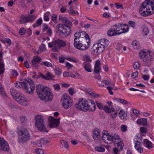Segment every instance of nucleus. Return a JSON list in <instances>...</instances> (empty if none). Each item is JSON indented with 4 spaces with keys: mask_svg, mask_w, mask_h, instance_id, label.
I'll list each match as a JSON object with an SVG mask.
<instances>
[{
    "mask_svg": "<svg viewBox=\"0 0 154 154\" xmlns=\"http://www.w3.org/2000/svg\"><path fill=\"white\" fill-rule=\"evenodd\" d=\"M115 8L116 9H123L124 8V7L123 5L122 4L119 3L117 2L115 4Z\"/></svg>",
    "mask_w": 154,
    "mask_h": 154,
    "instance_id": "e433bc0d",
    "label": "nucleus"
},
{
    "mask_svg": "<svg viewBox=\"0 0 154 154\" xmlns=\"http://www.w3.org/2000/svg\"><path fill=\"white\" fill-rule=\"evenodd\" d=\"M0 94L2 97H5L6 96L5 90L3 88L0 90Z\"/></svg>",
    "mask_w": 154,
    "mask_h": 154,
    "instance_id": "5fc2aeb1",
    "label": "nucleus"
},
{
    "mask_svg": "<svg viewBox=\"0 0 154 154\" xmlns=\"http://www.w3.org/2000/svg\"><path fill=\"white\" fill-rule=\"evenodd\" d=\"M121 23H119L115 25L112 27L115 32L118 33H120L121 31Z\"/></svg>",
    "mask_w": 154,
    "mask_h": 154,
    "instance_id": "b1692460",
    "label": "nucleus"
},
{
    "mask_svg": "<svg viewBox=\"0 0 154 154\" xmlns=\"http://www.w3.org/2000/svg\"><path fill=\"white\" fill-rule=\"evenodd\" d=\"M19 22L20 23H26L28 21V18L24 15H21L19 19Z\"/></svg>",
    "mask_w": 154,
    "mask_h": 154,
    "instance_id": "7c9ffc66",
    "label": "nucleus"
},
{
    "mask_svg": "<svg viewBox=\"0 0 154 154\" xmlns=\"http://www.w3.org/2000/svg\"><path fill=\"white\" fill-rule=\"evenodd\" d=\"M49 141L46 139L43 138L41 139L39 141V143L42 145V144L44 145L48 143Z\"/></svg>",
    "mask_w": 154,
    "mask_h": 154,
    "instance_id": "ea45409f",
    "label": "nucleus"
},
{
    "mask_svg": "<svg viewBox=\"0 0 154 154\" xmlns=\"http://www.w3.org/2000/svg\"><path fill=\"white\" fill-rule=\"evenodd\" d=\"M69 91L70 94L72 95L76 93V91L74 88H70L69 89Z\"/></svg>",
    "mask_w": 154,
    "mask_h": 154,
    "instance_id": "13d9d810",
    "label": "nucleus"
},
{
    "mask_svg": "<svg viewBox=\"0 0 154 154\" xmlns=\"http://www.w3.org/2000/svg\"><path fill=\"white\" fill-rule=\"evenodd\" d=\"M66 45L65 42L62 40L57 39L53 41L52 43L48 44V47L52 48V50L54 51H58L61 47H64Z\"/></svg>",
    "mask_w": 154,
    "mask_h": 154,
    "instance_id": "6e6552de",
    "label": "nucleus"
},
{
    "mask_svg": "<svg viewBox=\"0 0 154 154\" xmlns=\"http://www.w3.org/2000/svg\"><path fill=\"white\" fill-rule=\"evenodd\" d=\"M101 131L99 129H95L94 131L93 134V138L95 140H97L101 137Z\"/></svg>",
    "mask_w": 154,
    "mask_h": 154,
    "instance_id": "f3484780",
    "label": "nucleus"
},
{
    "mask_svg": "<svg viewBox=\"0 0 154 154\" xmlns=\"http://www.w3.org/2000/svg\"><path fill=\"white\" fill-rule=\"evenodd\" d=\"M24 84H25V86L23 87L22 88L27 93L30 94H32L35 89V85L34 82L32 80H29L25 82Z\"/></svg>",
    "mask_w": 154,
    "mask_h": 154,
    "instance_id": "f8f14e48",
    "label": "nucleus"
},
{
    "mask_svg": "<svg viewBox=\"0 0 154 154\" xmlns=\"http://www.w3.org/2000/svg\"><path fill=\"white\" fill-rule=\"evenodd\" d=\"M7 142L2 137H0V147H1L2 146H1L2 144L4 145L6 144V143Z\"/></svg>",
    "mask_w": 154,
    "mask_h": 154,
    "instance_id": "6e6d98bb",
    "label": "nucleus"
},
{
    "mask_svg": "<svg viewBox=\"0 0 154 154\" xmlns=\"http://www.w3.org/2000/svg\"><path fill=\"white\" fill-rule=\"evenodd\" d=\"M35 152L38 154H43L44 152L41 149L38 148L35 150Z\"/></svg>",
    "mask_w": 154,
    "mask_h": 154,
    "instance_id": "338daca9",
    "label": "nucleus"
},
{
    "mask_svg": "<svg viewBox=\"0 0 154 154\" xmlns=\"http://www.w3.org/2000/svg\"><path fill=\"white\" fill-rule=\"evenodd\" d=\"M41 60V58L38 56H34L32 60V64L33 66H37V63H39Z\"/></svg>",
    "mask_w": 154,
    "mask_h": 154,
    "instance_id": "aec40b11",
    "label": "nucleus"
},
{
    "mask_svg": "<svg viewBox=\"0 0 154 154\" xmlns=\"http://www.w3.org/2000/svg\"><path fill=\"white\" fill-rule=\"evenodd\" d=\"M107 34L108 36H112L116 35H119V33H117L116 32H115L114 30L113 29V28L112 27L107 31Z\"/></svg>",
    "mask_w": 154,
    "mask_h": 154,
    "instance_id": "412c9836",
    "label": "nucleus"
},
{
    "mask_svg": "<svg viewBox=\"0 0 154 154\" xmlns=\"http://www.w3.org/2000/svg\"><path fill=\"white\" fill-rule=\"evenodd\" d=\"M89 106L88 109V111H94L96 109V106L94 102L91 100H89Z\"/></svg>",
    "mask_w": 154,
    "mask_h": 154,
    "instance_id": "6ab92c4d",
    "label": "nucleus"
},
{
    "mask_svg": "<svg viewBox=\"0 0 154 154\" xmlns=\"http://www.w3.org/2000/svg\"><path fill=\"white\" fill-rule=\"evenodd\" d=\"M61 143L64 145V147L66 148H68V146L67 143V142L64 140H62L61 141Z\"/></svg>",
    "mask_w": 154,
    "mask_h": 154,
    "instance_id": "680f3d73",
    "label": "nucleus"
},
{
    "mask_svg": "<svg viewBox=\"0 0 154 154\" xmlns=\"http://www.w3.org/2000/svg\"><path fill=\"white\" fill-rule=\"evenodd\" d=\"M154 12V0H146L139 7V13L143 16L150 15Z\"/></svg>",
    "mask_w": 154,
    "mask_h": 154,
    "instance_id": "7ed1b4c3",
    "label": "nucleus"
},
{
    "mask_svg": "<svg viewBox=\"0 0 154 154\" xmlns=\"http://www.w3.org/2000/svg\"><path fill=\"white\" fill-rule=\"evenodd\" d=\"M88 103L89 100H87L80 98L79 99L78 103L75 105V107L78 109L85 112L88 111Z\"/></svg>",
    "mask_w": 154,
    "mask_h": 154,
    "instance_id": "9b49d317",
    "label": "nucleus"
},
{
    "mask_svg": "<svg viewBox=\"0 0 154 154\" xmlns=\"http://www.w3.org/2000/svg\"><path fill=\"white\" fill-rule=\"evenodd\" d=\"M49 121V126L51 128L57 127L60 124V119H56L52 116H49L48 117Z\"/></svg>",
    "mask_w": 154,
    "mask_h": 154,
    "instance_id": "2eb2a0df",
    "label": "nucleus"
},
{
    "mask_svg": "<svg viewBox=\"0 0 154 154\" xmlns=\"http://www.w3.org/2000/svg\"><path fill=\"white\" fill-rule=\"evenodd\" d=\"M36 18V16L34 15H30L28 18V21H32Z\"/></svg>",
    "mask_w": 154,
    "mask_h": 154,
    "instance_id": "3c124183",
    "label": "nucleus"
},
{
    "mask_svg": "<svg viewBox=\"0 0 154 154\" xmlns=\"http://www.w3.org/2000/svg\"><path fill=\"white\" fill-rule=\"evenodd\" d=\"M121 151L117 147L114 148L113 149V152L115 154H119V152Z\"/></svg>",
    "mask_w": 154,
    "mask_h": 154,
    "instance_id": "774afa93",
    "label": "nucleus"
},
{
    "mask_svg": "<svg viewBox=\"0 0 154 154\" xmlns=\"http://www.w3.org/2000/svg\"><path fill=\"white\" fill-rule=\"evenodd\" d=\"M96 104L97 106V107L100 109H103V105L102 104L98 102V101H96Z\"/></svg>",
    "mask_w": 154,
    "mask_h": 154,
    "instance_id": "e2e57ef3",
    "label": "nucleus"
},
{
    "mask_svg": "<svg viewBox=\"0 0 154 154\" xmlns=\"http://www.w3.org/2000/svg\"><path fill=\"white\" fill-rule=\"evenodd\" d=\"M121 31L119 33V35L123 33L128 32L129 30V26L125 24H121Z\"/></svg>",
    "mask_w": 154,
    "mask_h": 154,
    "instance_id": "a211bd4d",
    "label": "nucleus"
},
{
    "mask_svg": "<svg viewBox=\"0 0 154 154\" xmlns=\"http://www.w3.org/2000/svg\"><path fill=\"white\" fill-rule=\"evenodd\" d=\"M2 58V52H0V67H4L5 66Z\"/></svg>",
    "mask_w": 154,
    "mask_h": 154,
    "instance_id": "c03bdc74",
    "label": "nucleus"
},
{
    "mask_svg": "<svg viewBox=\"0 0 154 154\" xmlns=\"http://www.w3.org/2000/svg\"><path fill=\"white\" fill-rule=\"evenodd\" d=\"M5 145L2 144L1 145L2 146L1 147H0V150H3L7 152L9 151L10 149V148L8 143L6 142V144Z\"/></svg>",
    "mask_w": 154,
    "mask_h": 154,
    "instance_id": "c85d7f7f",
    "label": "nucleus"
},
{
    "mask_svg": "<svg viewBox=\"0 0 154 154\" xmlns=\"http://www.w3.org/2000/svg\"><path fill=\"white\" fill-rule=\"evenodd\" d=\"M144 146L147 148L149 149L152 147V143L147 139H144L143 140Z\"/></svg>",
    "mask_w": 154,
    "mask_h": 154,
    "instance_id": "a878e982",
    "label": "nucleus"
},
{
    "mask_svg": "<svg viewBox=\"0 0 154 154\" xmlns=\"http://www.w3.org/2000/svg\"><path fill=\"white\" fill-rule=\"evenodd\" d=\"M102 139L103 141L106 143H108V141H110L112 139V136L107 131L104 130L102 132Z\"/></svg>",
    "mask_w": 154,
    "mask_h": 154,
    "instance_id": "dca6fc26",
    "label": "nucleus"
},
{
    "mask_svg": "<svg viewBox=\"0 0 154 154\" xmlns=\"http://www.w3.org/2000/svg\"><path fill=\"white\" fill-rule=\"evenodd\" d=\"M139 57L142 60L144 66H149L153 62V57L151 51L149 50L143 49L139 53Z\"/></svg>",
    "mask_w": 154,
    "mask_h": 154,
    "instance_id": "39448f33",
    "label": "nucleus"
},
{
    "mask_svg": "<svg viewBox=\"0 0 154 154\" xmlns=\"http://www.w3.org/2000/svg\"><path fill=\"white\" fill-rule=\"evenodd\" d=\"M35 126L37 129L41 132H48L46 128V123L43 116L37 115L35 116Z\"/></svg>",
    "mask_w": 154,
    "mask_h": 154,
    "instance_id": "423d86ee",
    "label": "nucleus"
},
{
    "mask_svg": "<svg viewBox=\"0 0 154 154\" xmlns=\"http://www.w3.org/2000/svg\"><path fill=\"white\" fill-rule=\"evenodd\" d=\"M62 105L65 109H68L71 107L73 104V100L68 94L64 93L62 97Z\"/></svg>",
    "mask_w": 154,
    "mask_h": 154,
    "instance_id": "1a4fd4ad",
    "label": "nucleus"
},
{
    "mask_svg": "<svg viewBox=\"0 0 154 154\" xmlns=\"http://www.w3.org/2000/svg\"><path fill=\"white\" fill-rule=\"evenodd\" d=\"M88 92L90 95L96 98L99 97V96H100V95L97 94H96L94 92H90L89 90H88Z\"/></svg>",
    "mask_w": 154,
    "mask_h": 154,
    "instance_id": "603ef678",
    "label": "nucleus"
},
{
    "mask_svg": "<svg viewBox=\"0 0 154 154\" xmlns=\"http://www.w3.org/2000/svg\"><path fill=\"white\" fill-rule=\"evenodd\" d=\"M18 134V140L20 143L26 142L29 139L30 137L28 131L26 128H24L19 131Z\"/></svg>",
    "mask_w": 154,
    "mask_h": 154,
    "instance_id": "9d476101",
    "label": "nucleus"
},
{
    "mask_svg": "<svg viewBox=\"0 0 154 154\" xmlns=\"http://www.w3.org/2000/svg\"><path fill=\"white\" fill-rule=\"evenodd\" d=\"M10 92L12 96L15 99L16 97V96H17V95L18 92H17L14 88H11L10 89Z\"/></svg>",
    "mask_w": 154,
    "mask_h": 154,
    "instance_id": "2f4dec72",
    "label": "nucleus"
},
{
    "mask_svg": "<svg viewBox=\"0 0 154 154\" xmlns=\"http://www.w3.org/2000/svg\"><path fill=\"white\" fill-rule=\"evenodd\" d=\"M55 31L59 34L67 36L70 34L71 29L69 27L64 24H59L56 26Z\"/></svg>",
    "mask_w": 154,
    "mask_h": 154,
    "instance_id": "0eeeda50",
    "label": "nucleus"
},
{
    "mask_svg": "<svg viewBox=\"0 0 154 154\" xmlns=\"http://www.w3.org/2000/svg\"><path fill=\"white\" fill-rule=\"evenodd\" d=\"M129 26L132 28L134 29L135 27V23L134 22L132 21H129L128 23Z\"/></svg>",
    "mask_w": 154,
    "mask_h": 154,
    "instance_id": "864d4df0",
    "label": "nucleus"
},
{
    "mask_svg": "<svg viewBox=\"0 0 154 154\" xmlns=\"http://www.w3.org/2000/svg\"><path fill=\"white\" fill-rule=\"evenodd\" d=\"M45 50V45H42L39 47L38 50V53L42 52Z\"/></svg>",
    "mask_w": 154,
    "mask_h": 154,
    "instance_id": "49530a36",
    "label": "nucleus"
},
{
    "mask_svg": "<svg viewBox=\"0 0 154 154\" xmlns=\"http://www.w3.org/2000/svg\"><path fill=\"white\" fill-rule=\"evenodd\" d=\"M121 140H120V142H118L116 143L115 145L116 147L118 149L122 151L123 148L124 146L123 144L121 142Z\"/></svg>",
    "mask_w": 154,
    "mask_h": 154,
    "instance_id": "473e14b6",
    "label": "nucleus"
},
{
    "mask_svg": "<svg viewBox=\"0 0 154 154\" xmlns=\"http://www.w3.org/2000/svg\"><path fill=\"white\" fill-rule=\"evenodd\" d=\"M147 119L141 118L138 119L137 121V122L140 125H145L147 124Z\"/></svg>",
    "mask_w": 154,
    "mask_h": 154,
    "instance_id": "393cba45",
    "label": "nucleus"
},
{
    "mask_svg": "<svg viewBox=\"0 0 154 154\" xmlns=\"http://www.w3.org/2000/svg\"><path fill=\"white\" fill-rule=\"evenodd\" d=\"M57 16L55 14H53L51 17L52 20L55 23L57 22Z\"/></svg>",
    "mask_w": 154,
    "mask_h": 154,
    "instance_id": "0e129e2a",
    "label": "nucleus"
},
{
    "mask_svg": "<svg viewBox=\"0 0 154 154\" xmlns=\"http://www.w3.org/2000/svg\"><path fill=\"white\" fill-rule=\"evenodd\" d=\"M101 66V64L100 60H97L95 63L94 67H100Z\"/></svg>",
    "mask_w": 154,
    "mask_h": 154,
    "instance_id": "09e8293b",
    "label": "nucleus"
},
{
    "mask_svg": "<svg viewBox=\"0 0 154 154\" xmlns=\"http://www.w3.org/2000/svg\"><path fill=\"white\" fill-rule=\"evenodd\" d=\"M54 71L55 73L57 75H60L62 73V71L60 68H55Z\"/></svg>",
    "mask_w": 154,
    "mask_h": 154,
    "instance_id": "de8ad7c7",
    "label": "nucleus"
},
{
    "mask_svg": "<svg viewBox=\"0 0 154 154\" xmlns=\"http://www.w3.org/2000/svg\"><path fill=\"white\" fill-rule=\"evenodd\" d=\"M83 59L85 62H91L92 61L89 56L87 54L84 55L83 56Z\"/></svg>",
    "mask_w": 154,
    "mask_h": 154,
    "instance_id": "c9c22d12",
    "label": "nucleus"
},
{
    "mask_svg": "<svg viewBox=\"0 0 154 154\" xmlns=\"http://www.w3.org/2000/svg\"><path fill=\"white\" fill-rule=\"evenodd\" d=\"M3 42L5 43H7L9 45H10L11 44V41L9 38H5L3 41Z\"/></svg>",
    "mask_w": 154,
    "mask_h": 154,
    "instance_id": "bf43d9fd",
    "label": "nucleus"
},
{
    "mask_svg": "<svg viewBox=\"0 0 154 154\" xmlns=\"http://www.w3.org/2000/svg\"><path fill=\"white\" fill-rule=\"evenodd\" d=\"M119 117L123 121H125L126 119L127 114L124 110H121L119 112Z\"/></svg>",
    "mask_w": 154,
    "mask_h": 154,
    "instance_id": "5701e85b",
    "label": "nucleus"
},
{
    "mask_svg": "<svg viewBox=\"0 0 154 154\" xmlns=\"http://www.w3.org/2000/svg\"><path fill=\"white\" fill-rule=\"evenodd\" d=\"M122 140L120 138L119 136L117 134H115L113 136H112V139L110 141L114 143L115 144L116 143L120 142V140Z\"/></svg>",
    "mask_w": 154,
    "mask_h": 154,
    "instance_id": "4be33fe9",
    "label": "nucleus"
},
{
    "mask_svg": "<svg viewBox=\"0 0 154 154\" xmlns=\"http://www.w3.org/2000/svg\"><path fill=\"white\" fill-rule=\"evenodd\" d=\"M94 149L96 151L98 152H103L105 150L104 148L100 146H96Z\"/></svg>",
    "mask_w": 154,
    "mask_h": 154,
    "instance_id": "37998d69",
    "label": "nucleus"
},
{
    "mask_svg": "<svg viewBox=\"0 0 154 154\" xmlns=\"http://www.w3.org/2000/svg\"><path fill=\"white\" fill-rule=\"evenodd\" d=\"M110 41L105 38L101 39L93 45L91 49V53L94 54L101 53L109 45Z\"/></svg>",
    "mask_w": 154,
    "mask_h": 154,
    "instance_id": "20e7f679",
    "label": "nucleus"
},
{
    "mask_svg": "<svg viewBox=\"0 0 154 154\" xmlns=\"http://www.w3.org/2000/svg\"><path fill=\"white\" fill-rule=\"evenodd\" d=\"M41 64L44 65L48 67H52V66L51 63L48 61L43 62L41 63Z\"/></svg>",
    "mask_w": 154,
    "mask_h": 154,
    "instance_id": "a18cd8bd",
    "label": "nucleus"
},
{
    "mask_svg": "<svg viewBox=\"0 0 154 154\" xmlns=\"http://www.w3.org/2000/svg\"><path fill=\"white\" fill-rule=\"evenodd\" d=\"M50 13L49 12H47L45 13L44 15V19L45 21H48L49 20V16Z\"/></svg>",
    "mask_w": 154,
    "mask_h": 154,
    "instance_id": "58836bf2",
    "label": "nucleus"
},
{
    "mask_svg": "<svg viewBox=\"0 0 154 154\" xmlns=\"http://www.w3.org/2000/svg\"><path fill=\"white\" fill-rule=\"evenodd\" d=\"M59 20L62 22L64 23H66L69 21V20L67 18L65 17H63L61 16L59 17Z\"/></svg>",
    "mask_w": 154,
    "mask_h": 154,
    "instance_id": "79ce46f5",
    "label": "nucleus"
},
{
    "mask_svg": "<svg viewBox=\"0 0 154 154\" xmlns=\"http://www.w3.org/2000/svg\"><path fill=\"white\" fill-rule=\"evenodd\" d=\"M54 76L49 72H48L45 75V79L47 80H51L53 79Z\"/></svg>",
    "mask_w": 154,
    "mask_h": 154,
    "instance_id": "72a5a7b5",
    "label": "nucleus"
},
{
    "mask_svg": "<svg viewBox=\"0 0 154 154\" xmlns=\"http://www.w3.org/2000/svg\"><path fill=\"white\" fill-rule=\"evenodd\" d=\"M74 46L77 49L85 51L90 47V39L88 34L83 31L77 32L74 35Z\"/></svg>",
    "mask_w": 154,
    "mask_h": 154,
    "instance_id": "f257e3e1",
    "label": "nucleus"
},
{
    "mask_svg": "<svg viewBox=\"0 0 154 154\" xmlns=\"http://www.w3.org/2000/svg\"><path fill=\"white\" fill-rule=\"evenodd\" d=\"M142 141L141 137H135L134 139V148L135 149L140 153H142L143 152V148L141 145Z\"/></svg>",
    "mask_w": 154,
    "mask_h": 154,
    "instance_id": "ddd939ff",
    "label": "nucleus"
},
{
    "mask_svg": "<svg viewBox=\"0 0 154 154\" xmlns=\"http://www.w3.org/2000/svg\"><path fill=\"white\" fill-rule=\"evenodd\" d=\"M110 113V116L113 118H115L117 116L118 112L116 111L114 108Z\"/></svg>",
    "mask_w": 154,
    "mask_h": 154,
    "instance_id": "4c0bfd02",
    "label": "nucleus"
},
{
    "mask_svg": "<svg viewBox=\"0 0 154 154\" xmlns=\"http://www.w3.org/2000/svg\"><path fill=\"white\" fill-rule=\"evenodd\" d=\"M26 30L24 28H21L19 32V34L21 35H23L26 33Z\"/></svg>",
    "mask_w": 154,
    "mask_h": 154,
    "instance_id": "4d7b16f0",
    "label": "nucleus"
},
{
    "mask_svg": "<svg viewBox=\"0 0 154 154\" xmlns=\"http://www.w3.org/2000/svg\"><path fill=\"white\" fill-rule=\"evenodd\" d=\"M36 91L39 97L42 100L48 102L52 100L53 95L48 87L43 85H38L36 87Z\"/></svg>",
    "mask_w": 154,
    "mask_h": 154,
    "instance_id": "f03ea898",
    "label": "nucleus"
},
{
    "mask_svg": "<svg viewBox=\"0 0 154 154\" xmlns=\"http://www.w3.org/2000/svg\"><path fill=\"white\" fill-rule=\"evenodd\" d=\"M121 129L122 132H125L128 129V127L125 125H122L121 126Z\"/></svg>",
    "mask_w": 154,
    "mask_h": 154,
    "instance_id": "8fccbe9b",
    "label": "nucleus"
},
{
    "mask_svg": "<svg viewBox=\"0 0 154 154\" xmlns=\"http://www.w3.org/2000/svg\"><path fill=\"white\" fill-rule=\"evenodd\" d=\"M142 33L143 36H146L149 33V30L146 27H143L142 29Z\"/></svg>",
    "mask_w": 154,
    "mask_h": 154,
    "instance_id": "f704fd0d",
    "label": "nucleus"
},
{
    "mask_svg": "<svg viewBox=\"0 0 154 154\" xmlns=\"http://www.w3.org/2000/svg\"><path fill=\"white\" fill-rule=\"evenodd\" d=\"M103 109L106 112L108 113H110L111 112L112 110L114 109V107L113 106L109 107L107 106H103Z\"/></svg>",
    "mask_w": 154,
    "mask_h": 154,
    "instance_id": "bb28decb",
    "label": "nucleus"
},
{
    "mask_svg": "<svg viewBox=\"0 0 154 154\" xmlns=\"http://www.w3.org/2000/svg\"><path fill=\"white\" fill-rule=\"evenodd\" d=\"M17 96L15 99L16 101L19 103L23 105H27V100L24 95L21 92H18Z\"/></svg>",
    "mask_w": 154,
    "mask_h": 154,
    "instance_id": "4468645a",
    "label": "nucleus"
},
{
    "mask_svg": "<svg viewBox=\"0 0 154 154\" xmlns=\"http://www.w3.org/2000/svg\"><path fill=\"white\" fill-rule=\"evenodd\" d=\"M132 45L133 48L135 49H137L139 48V43L136 40H134L132 42Z\"/></svg>",
    "mask_w": 154,
    "mask_h": 154,
    "instance_id": "c756f323",
    "label": "nucleus"
},
{
    "mask_svg": "<svg viewBox=\"0 0 154 154\" xmlns=\"http://www.w3.org/2000/svg\"><path fill=\"white\" fill-rule=\"evenodd\" d=\"M53 87L54 89L57 91H59L60 89V85L57 84L54 85Z\"/></svg>",
    "mask_w": 154,
    "mask_h": 154,
    "instance_id": "052dcab7",
    "label": "nucleus"
},
{
    "mask_svg": "<svg viewBox=\"0 0 154 154\" xmlns=\"http://www.w3.org/2000/svg\"><path fill=\"white\" fill-rule=\"evenodd\" d=\"M90 62H85L83 63V66L84 67H90L91 66Z\"/></svg>",
    "mask_w": 154,
    "mask_h": 154,
    "instance_id": "69168bd1",
    "label": "nucleus"
},
{
    "mask_svg": "<svg viewBox=\"0 0 154 154\" xmlns=\"http://www.w3.org/2000/svg\"><path fill=\"white\" fill-rule=\"evenodd\" d=\"M116 100L117 102L121 103L123 104H126L128 103V102L123 99L116 98Z\"/></svg>",
    "mask_w": 154,
    "mask_h": 154,
    "instance_id": "a19ab883",
    "label": "nucleus"
},
{
    "mask_svg": "<svg viewBox=\"0 0 154 154\" xmlns=\"http://www.w3.org/2000/svg\"><path fill=\"white\" fill-rule=\"evenodd\" d=\"M15 86L17 88H23V87H24L25 84H24V82H17L16 83H15Z\"/></svg>",
    "mask_w": 154,
    "mask_h": 154,
    "instance_id": "cd10ccee",
    "label": "nucleus"
}]
</instances>
